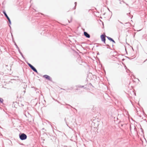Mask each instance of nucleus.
Listing matches in <instances>:
<instances>
[{"label": "nucleus", "instance_id": "1", "mask_svg": "<svg viewBox=\"0 0 147 147\" xmlns=\"http://www.w3.org/2000/svg\"><path fill=\"white\" fill-rule=\"evenodd\" d=\"M19 136L20 139L22 140H25L27 138V136L24 133L20 134Z\"/></svg>", "mask_w": 147, "mask_h": 147}, {"label": "nucleus", "instance_id": "2", "mask_svg": "<svg viewBox=\"0 0 147 147\" xmlns=\"http://www.w3.org/2000/svg\"><path fill=\"white\" fill-rule=\"evenodd\" d=\"M28 64L33 71L36 73H37V71L36 69L32 65L29 63H28Z\"/></svg>", "mask_w": 147, "mask_h": 147}, {"label": "nucleus", "instance_id": "3", "mask_svg": "<svg viewBox=\"0 0 147 147\" xmlns=\"http://www.w3.org/2000/svg\"><path fill=\"white\" fill-rule=\"evenodd\" d=\"M3 13L4 14V15H5V17H6V18L7 19V20H8V21H9V24H11V22L8 16L7 15V14H6V12H5V11H3Z\"/></svg>", "mask_w": 147, "mask_h": 147}, {"label": "nucleus", "instance_id": "4", "mask_svg": "<svg viewBox=\"0 0 147 147\" xmlns=\"http://www.w3.org/2000/svg\"><path fill=\"white\" fill-rule=\"evenodd\" d=\"M100 37L102 41L104 43L105 42V38L103 35H102L100 36Z\"/></svg>", "mask_w": 147, "mask_h": 147}, {"label": "nucleus", "instance_id": "5", "mask_svg": "<svg viewBox=\"0 0 147 147\" xmlns=\"http://www.w3.org/2000/svg\"><path fill=\"white\" fill-rule=\"evenodd\" d=\"M43 77L47 79L48 80H49L51 81V77L47 75H45L43 76Z\"/></svg>", "mask_w": 147, "mask_h": 147}, {"label": "nucleus", "instance_id": "6", "mask_svg": "<svg viewBox=\"0 0 147 147\" xmlns=\"http://www.w3.org/2000/svg\"><path fill=\"white\" fill-rule=\"evenodd\" d=\"M84 34L85 36L86 37L88 38H90V35L87 32H84Z\"/></svg>", "mask_w": 147, "mask_h": 147}, {"label": "nucleus", "instance_id": "7", "mask_svg": "<svg viewBox=\"0 0 147 147\" xmlns=\"http://www.w3.org/2000/svg\"><path fill=\"white\" fill-rule=\"evenodd\" d=\"M107 38L109 40L114 42V43H115V41H114V40L113 39H112L111 38L109 37H108V36H107Z\"/></svg>", "mask_w": 147, "mask_h": 147}, {"label": "nucleus", "instance_id": "8", "mask_svg": "<svg viewBox=\"0 0 147 147\" xmlns=\"http://www.w3.org/2000/svg\"><path fill=\"white\" fill-rule=\"evenodd\" d=\"M3 101V100L2 98H0V102H2Z\"/></svg>", "mask_w": 147, "mask_h": 147}, {"label": "nucleus", "instance_id": "9", "mask_svg": "<svg viewBox=\"0 0 147 147\" xmlns=\"http://www.w3.org/2000/svg\"><path fill=\"white\" fill-rule=\"evenodd\" d=\"M77 4V2H75V8H76V5Z\"/></svg>", "mask_w": 147, "mask_h": 147}, {"label": "nucleus", "instance_id": "10", "mask_svg": "<svg viewBox=\"0 0 147 147\" xmlns=\"http://www.w3.org/2000/svg\"><path fill=\"white\" fill-rule=\"evenodd\" d=\"M84 87V86H81L80 87L82 88V87Z\"/></svg>", "mask_w": 147, "mask_h": 147}, {"label": "nucleus", "instance_id": "11", "mask_svg": "<svg viewBox=\"0 0 147 147\" xmlns=\"http://www.w3.org/2000/svg\"><path fill=\"white\" fill-rule=\"evenodd\" d=\"M16 47H17V48H18V47H17V45H16Z\"/></svg>", "mask_w": 147, "mask_h": 147}]
</instances>
